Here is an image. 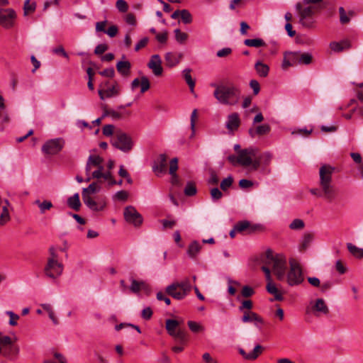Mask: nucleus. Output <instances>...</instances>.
I'll list each match as a JSON object with an SVG mask.
<instances>
[{"label": "nucleus", "instance_id": "obj_1", "mask_svg": "<svg viewBox=\"0 0 363 363\" xmlns=\"http://www.w3.org/2000/svg\"><path fill=\"white\" fill-rule=\"evenodd\" d=\"M262 264H265L280 281H286L290 286L301 285L304 281V274L299 262L294 258L289 261V269L286 272V260L284 255H274L272 250H268L262 258Z\"/></svg>", "mask_w": 363, "mask_h": 363}, {"label": "nucleus", "instance_id": "obj_2", "mask_svg": "<svg viewBox=\"0 0 363 363\" xmlns=\"http://www.w3.org/2000/svg\"><path fill=\"white\" fill-rule=\"evenodd\" d=\"M334 168L324 164L319 169V186L310 189V192L316 196L323 197L328 202H332L337 196L335 186L333 184L332 175Z\"/></svg>", "mask_w": 363, "mask_h": 363}, {"label": "nucleus", "instance_id": "obj_3", "mask_svg": "<svg viewBox=\"0 0 363 363\" xmlns=\"http://www.w3.org/2000/svg\"><path fill=\"white\" fill-rule=\"evenodd\" d=\"M213 86L215 87L213 96L219 103L233 106L239 101L240 91L234 84L227 83L213 84Z\"/></svg>", "mask_w": 363, "mask_h": 363}, {"label": "nucleus", "instance_id": "obj_4", "mask_svg": "<svg viewBox=\"0 0 363 363\" xmlns=\"http://www.w3.org/2000/svg\"><path fill=\"white\" fill-rule=\"evenodd\" d=\"M49 255L46 264L44 267V273L46 277L52 279H56L63 272V264L60 262L58 254L54 247H50L48 250Z\"/></svg>", "mask_w": 363, "mask_h": 363}, {"label": "nucleus", "instance_id": "obj_5", "mask_svg": "<svg viewBox=\"0 0 363 363\" xmlns=\"http://www.w3.org/2000/svg\"><path fill=\"white\" fill-rule=\"evenodd\" d=\"M191 289L190 280L185 279L180 282H174L167 286L165 292L174 299L182 300L191 292Z\"/></svg>", "mask_w": 363, "mask_h": 363}, {"label": "nucleus", "instance_id": "obj_6", "mask_svg": "<svg viewBox=\"0 0 363 363\" xmlns=\"http://www.w3.org/2000/svg\"><path fill=\"white\" fill-rule=\"evenodd\" d=\"M257 150L250 147L240 150L238 152L239 164L243 167L251 166L253 169H257L260 162L257 159Z\"/></svg>", "mask_w": 363, "mask_h": 363}, {"label": "nucleus", "instance_id": "obj_7", "mask_svg": "<svg viewBox=\"0 0 363 363\" xmlns=\"http://www.w3.org/2000/svg\"><path fill=\"white\" fill-rule=\"evenodd\" d=\"M306 313L315 317H320L328 315L330 310L325 300L320 298L309 302L306 308Z\"/></svg>", "mask_w": 363, "mask_h": 363}, {"label": "nucleus", "instance_id": "obj_8", "mask_svg": "<svg viewBox=\"0 0 363 363\" xmlns=\"http://www.w3.org/2000/svg\"><path fill=\"white\" fill-rule=\"evenodd\" d=\"M111 144L113 146L124 152H129L133 147V141L131 138L121 130H117L115 132V137L111 142Z\"/></svg>", "mask_w": 363, "mask_h": 363}, {"label": "nucleus", "instance_id": "obj_9", "mask_svg": "<svg viewBox=\"0 0 363 363\" xmlns=\"http://www.w3.org/2000/svg\"><path fill=\"white\" fill-rule=\"evenodd\" d=\"M262 270L264 272L266 279L267 281L266 289L269 294L274 296V299H271V301L274 300L279 301H283V293L277 289L275 284L272 281L271 277V269L269 267V266H267L265 264H263L262 267Z\"/></svg>", "mask_w": 363, "mask_h": 363}, {"label": "nucleus", "instance_id": "obj_10", "mask_svg": "<svg viewBox=\"0 0 363 363\" xmlns=\"http://www.w3.org/2000/svg\"><path fill=\"white\" fill-rule=\"evenodd\" d=\"M303 3H297L296 5V9L298 12L300 20V23L306 28L312 27L313 24V21L311 18V17L314 13V7L309 6L306 8H303Z\"/></svg>", "mask_w": 363, "mask_h": 363}, {"label": "nucleus", "instance_id": "obj_11", "mask_svg": "<svg viewBox=\"0 0 363 363\" xmlns=\"http://www.w3.org/2000/svg\"><path fill=\"white\" fill-rule=\"evenodd\" d=\"M65 143V140L60 138L49 140L43 145L42 151L45 155H56L62 150Z\"/></svg>", "mask_w": 363, "mask_h": 363}, {"label": "nucleus", "instance_id": "obj_12", "mask_svg": "<svg viewBox=\"0 0 363 363\" xmlns=\"http://www.w3.org/2000/svg\"><path fill=\"white\" fill-rule=\"evenodd\" d=\"M16 16L13 9H0V25L6 29L13 27Z\"/></svg>", "mask_w": 363, "mask_h": 363}, {"label": "nucleus", "instance_id": "obj_13", "mask_svg": "<svg viewBox=\"0 0 363 363\" xmlns=\"http://www.w3.org/2000/svg\"><path fill=\"white\" fill-rule=\"evenodd\" d=\"M179 325V322L176 320L168 319L166 320V329L168 333L181 342H184L186 341V333L184 331L178 329Z\"/></svg>", "mask_w": 363, "mask_h": 363}, {"label": "nucleus", "instance_id": "obj_14", "mask_svg": "<svg viewBox=\"0 0 363 363\" xmlns=\"http://www.w3.org/2000/svg\"><path fill=\"white\" fill-rule=\"evenodd\" d=\"M123 215L126 222L135 227H139L143 223L141 214L132 206H128L124 209Z\"/></svg>", "mask_w": 363, "mask_h": 363}, {"label": "nucleus", "instance_id": "obj_15", "mask_svg": "<svg viewBox=\"0 0 363 363\" xmlns=\"http://www.w3.org/2000/svg\"><path fill=\"white\" fill-rule=\"evenodd\" d=\"M84 204L93 211H103L106 206V200L104 196L82 198Z\"/></svg>", "mask_w": 363, "mask_h": 363}, {"label": "nucleus", "instance_id": "obj_16", "mask_svg": "<svg viewBox=\"0 0 363 363\" xmlns=\"http://www.w3.org/2000/svg\"><path fill=\"white\" fill-rule=\"evenodd\" d=\"M242 321L244 323H253L255 326L259 329H261L262 326L264 324L263 318L252 311H244Z\"/></svg>", "mask_w": 363, "mask_h": 363}, {"label": "nucleus", "instance_id": "obj_17", "mask_svg": "<svg viewBox=\"0 0 363 363\" xmlns=\"http://www.w3.org/2000/svg\"><path fill=\"white\" fill-rule=\"evenodd\" d=\"M103 161V158L98 155H90L86 162V173L88 174L94 167L96 169L94 172L100 171V172H104V167L102 165Z\"/></svg>", "mask_w": 363, "mask_h": 363}, {"label": "nucleus", "instance_id": "obj_18", "mask_svg": "<svg viewBox=\"0 0 363 363\" xmlns=\"http://www.w3.org/2000/svg\"><path fill=\"white\" fill-rule=\"evenodd\" d=\"M0 226L4 225L11 220L10 211L12 209L11 203L7 199H2L0 197Z\"/></svg>", "mask_w": 363, "mask_h": 363}, {"label": "nucleus", "instance_id": "obj_19", "mask_svg": "<svg viewBox=\"0 0 363 363\" xmlns=\"http://www.w3.org/2000/svg\"><path fill=\"white\" fill-rule=\"evenodd\" d=\"M299 52H285L284 53V59L281 64V68L284 70L288 69L289 67L298 64Z\"/></svg>", "mask_w": 363, "mask_h": 363}, {"label": "nucleus", "instance_id": "obj_20", "mask_svg": "<svg viewBox=\"0 0 363 363\" xmlns=\"http://www.w3.org/2000/svg\"><path fill=\"white\" fill-rule=\"evenodd\" d=\"M147 67L155 76L159 77L162 74L163 68L162 67V60L159 55H153L151 57L147 63Z\"/></svg>", "mask_w": 363, "mask_h": 363}, {"label": "nucleus", "instance_id": "obj_21", "mask_svg": "<svg viewBox=\"0 0 363 363\" xmlns=\"http://www.w3.org/2000/svg\"><path fill=\"white\" fill-rule=\"evenodd\" d=\"M167 157L164 154L159 155L157 159L155 161L152 169L154 172L158 176L161 174L166 173L167 172Z\"/></svg>", "mask_w": 363, "mask_h": 363}, {"label": "nucleus", "instance_id": "obj_22", "mask_svg": "<svg viewBox=\"0 0 363 363\" xmlns=\"http://www.w3.org/2000/svg\"><path fill=\"white\" fill-rule=\"evenodd\" d=\"M182 58V53L172 52H167L164 55L166 66L168 67H174L180 62Z\"/></svg>", "mask_w": 363, "mask_h": 363}, {"label": "nucleus", "instance_id": "obj_23", "mask_svg": "<svg viewBox=\"0 0 363 363\" xmlns=\"http://www.w3.org/2000/svg\"><path fill=\"white\" fill-rule=\"evenodd\" d=\"M178 169V159L174 157L170 160L169 173L171 175V183L173 185L179 186L180 180L177 174Z\"/></svg>", "mask_w": 363, "mask_h": 363}, {"label": "nucleus", "instance_id": "obj_24", "mask_svg": "<svg viewBox=\"0 0 363 363\" xmlns=\"http://www.w3.org/2000/svg\"><path fill=\"white\" fill-rule=\"evenodd\" d=\"M271 130V127L269 124H262L256 127H252L249 129V135L252 138H255L257 135L262 136L267 135Z\"/></svg>", "mask_w": 363, "mask_h": 363}, {"label": "nucleus", "instance_id": "obj_25", "mask_svg": "<svg viewBox=\"0 0 363 363\" xmlns=\"http://www.w3.org/2000/svg\"><path fill=\"white\" fill-rule=\"evenodd\" d=\"M240 125V119L238 113H233L228 116L226 128L230 132L237 130Z\"/></svg>", "mask_w": 363, "mask_h": 363}, {"label": "nucleus", "instance_id": "obj_26", "mask_svg": "<svg viewBox=\"0 0 363 363\" xmlns=\"http://www.w3.org/2000/svg\"><path fill=\"white\" fill-rule=\"evenodd\" d=\"M119 91V87L117 83H115L113 85H112L110 87H108L107 89H99V95L100 96V99L104 100L106 98H111L118 95Z\"/></svg>", "mask_w": 363, "mask_h": 363}, {"label": "nucleus", "instance_id": "obj_27", "mask_svg": "<svg viewBox=\"0 0 363 363\" xmlns=\"http://www.w3.org/2000/svg\"><path fill=\"white\" fill-rule=\"evenodd\" d=\"M239 352L245 359L255 360L262 352V347L257 345L255 347L254 350L249 353H247L243 349H240Z\"/></svg>", "mask_w": 363, "mask_h": 363}, {"label": "nucleus", "instance_id": "obj_28", "mask_svg": "<svg viewBox=\"0 0 363 363\" xmlns=\"http://www.w3.org/2000/svg\"><path fill=\"white\" fill-rule=\"evenodd\" d=\"M330 49L335 52H340L351 48V43L348 40H343L340 42H332L330 43Z\"/></svg>", "mask_w": 363, "mask_h": 363}, {"label": "nucleus", "instance_id": "obj_29", "mask_svg": "<svg viewBox=\"0 0 363 363\" xmlns=\"http://www.w3.org/2000/svg\"><path fill=\"white\" fill-rule=\"evenodd\" d=\"M92 177L96 178V179H104L105 181H108L110 186L116 184V181L113 178L111 171L104 172H100V171L92 172Z\"/></svg>", "mask_w": 363, "mask_h": 363}, {"label": "nucleus", "instance_id": "obj_30", "mask_svg": "<svg viewBox=\"0 0 363 363\" xmlns=\"http://www.w3.org/2000/svg\"><path fill=\"white\" fill-rule=\"evenodd\" d=\"M131 64L129 61H119L116 64L117 71L123 77H128L130 74Z\"/></svg>", "mask_w": 363, "mask_h": 363}, {"label": "nucleus", "instance_id": "obj_31", "mask_svg": "<svg viewBox=\"0 0 363 363\" xmlns=\"http://www.w3.org/2000/svg\"><path fill=\"white\" fill-rule=\"evenodd\" d=\"M0 346L3 349L9 347L11 352L14 354H17L18 352V348L13 346V341L11 337L9 336H6V335H1V334H0Z\"/></svg>", "mask_w": 363, "mask_h": 363}, {"label": "nucleus", "instance_id": "obj_32", "mask_svg": "<svg viewBox=\"0 0 363 363\" xmlns=\"http://www.w3.org/2000/svg\"><path fill=\"white\" fill-rule=\"evenodd\" d=\"M238 232L241 233L243 231H247L249 233H252L257 230L259 227L257 225H252L248 221H241L235 225Z\"/></svg>", "mask_w": 363, "mask_h": 363}, {"label": "nucleus", "instance_id": "obj_33", "mask_svg": "<svg viewBox=\"0 0 363 363\" xmlns=\"http://www.w3.org/2000/svg\"><path fill=\"white\" fill-rule=\"evenodd\" d=\"M100 190V185H99L97 182H93L90 184L87 188L83 189L82 196V198L92 197V194L99 192Z\"/></svg>", "mask_w": 363, "mask_h": 363}, {"label": "nucleus", "instance_id": "obj_34", "mask_svg": "<svg viewBox=\"0 0 363 363\" xmlns=\"http://www.w3.org/2000/svg\"><path fill=\"white\" fill-rule=\"evenodd\" d=\"M201 245L197 241L191 242L187 248V255L191 259H195L201 250Z\"/></svg>", "mask_w": 363, "mask_h": 363}, {"label": "nucleus", "instance_id": "obj_35", "mask_svg": "<svg viewBox=\"0 0 363 363\" xmlns=\"http://www.w3.org/2000/svg\"><path fill=\"white\" fill-rule=\"evenodd\" d=\"M255 69L259 77H266L269 72V67L267 65L258 61L255 65Z\"/></svg>", "mask_w": 363, "mask_h": 363}, {"label": "nucleus", "instance_id": "obj_36", "mask_svg": "<svg viewBox=\"0 0 363 363\" xmlns=\"http://www.w3.org/2000/svg\"><path fill=\"white\" fill-rule=\"evenodd\" d=\"M68 206L74 211H79L81 206L79 195L78 193L74 194L67 199Z\"/></svg>", "mask_w": 363, "mask_h": 363}, {"label": "nucleus", "instance_id": "obj_37", "mask_svg": "<svg viewBox=\"0 0 363 363\" xmlns=\"http://www.w3.org/2000/svg\"><path fill=\"white\" fill-rule=\"evenodd\" d=\"M36 9L35 1L30 0H26L23 5V15L25 16H29L35 12Z\"/></svg>", "mask_w": 363, "mask_h": 363}, {"label": "nucleus", "instance_id": "obj_38", "mask_svg": "<svg viewBox=\"0 0 363 363\" xmlns=\"http://www.w3.org/2000/svg\"><path fill=\"white\" fill-rule=\"evenodd\" d=\"M348 251L355 257L361 259L363 257V249L359 248L352 243L347 245Z\"/></svg>", "mask_w": 363, "mask_h": 363}, {"label": "nucleus", "instance_id": "obj_39", "mask_svg": "<svg viewBox=\"0 0 363 363\" xmlns=\"http://www.w3.org/2000/svg\"><path fill=\"white\" fill-rule=\"evenodd\" d=\"M146 288V284L143 281H137L135 279L131 280V285L130 287V290L133 293H138L142 289H145Z\"/></svg>", "mask_w": 363, "mask_h": 363}, {"label": "nucleus", "instance_id": "obj_40", "mask_svg": "<svg viewBox=\"0 0 363 363\" xmlns=\"http://www.w3.org/2000/svg\"><path fill=\"white\" fill-rule=\"evenodd\" d=\"M244 44L248 47L259 48L265 46V42L261 38L246 39Z\"/></svg>", "mask_w": 363, "mask_h": 363}, {"label": "nucleus", "instance_id": "obj_41", "mask_svg": "<svg viewBox=\"0 0 363 363\" xmlns=\"http://www.w3.org/2000/svg\"><path fill=\"white\" fill-rule=\"evenodd\" d=\"M313 239V235L311 233H305L303 236L302 241L300 246V250H305L308 247L311 242Z\"/></svg>", "mask_w": 363, "mask_h": 363}, {"label": "nucleus", "instance_id": "obj_42", "mask_svg": "<svg viewBox=\"0 0 363 363\" xmlns=\"http://www.w3.org/2000/svg\"><path fill=\"white\" fill-rule=\"evenodd\" d=\"M191 70L190 69H189V68L185 69L183 71V76H184V78L186 84L189 85L190 89L191 90H193L194 88V86H195V82L191 76Z\"/></svg>", "mask_w": 363, "mask_h": 363}, {"label": "nucleus", "instance_id": "obj_43", "mask_svg": "<svg viewBox=\"0 0 363 363\" xmlns=\"http://www.w3.org/2000/svg\"><path fill=\"white\" fill-rule=\"evenodd\" d=\"M130 115V111L120 112L118 111L111 109L110 117H111L113 120H120L123 118L125 116H129Z\"/></svg>", "mask_w": 363, "mask_h": 363}, {"label": "nucleus", "instance_id": "obj_44", "mask_svg": "<svg viewBox=\"0 0 363 363\" xmlns=\"http://www.w3.org/2000/svg\"><path fill=\"white\" fill-rule=\"evenodd\" d=\"M313 57L308 52L301 53L298 56V64L309 65L312 62Z\"/></svg>", "mask_w": 363, "mask_h": 363}, {"label": "nucleus", "instance_id": "obj_45", "mask_svg": "<svg viewBox=\"0 0 363 363\" xmlns=\"http://www.w3.org/2000/svg\"><path fill=\"white\" fill-rule=\"evenodd\" d=\"M187 324H188L189 329L193 333H199V332L203 331V330H204V328L200 323H199L197 322L189 320V321H188Z\"/></svg>", "mask_w": 363, "mask_h": 363}, {"label": "nucleus", "instance_id": "obj_46", "mask_svg": "<svg viewBox=\"0 0 363 363\" xmlns=\"http://www.w3.org/2000/svg\"><path fill=\"white\" fill-rule=\"evenodd\" d=\"M129 196V193L127 191L121 190L118 192H116L113 196V200L121 201H125L128 200Z\"/></svg>", "mask_w": 363, "mask_h": 363}, {"label": "nucleus", "instance_id": "obj_47", "mask_svg": "<svg viewBox=\"0 0 363 363\" xmlns=\"http://www.w3.org/2000/svg\"><path fill=\"white\" fill-rule=\"evenodd\" d=\"M184 194L186 196H192L196 194V188L193 182H189L185 189Z\"/></svg>", "mask_w": 363, "mask_h": 363}, {"label": "nucleus", "instance_id": "obj_48", "mask_svg": "<svg viewBox=\"0 0 363 363\" xmlns=\"http://www.w3.org/2000/svg\"><path fill=\"white\" fill-rule=\"evenodd\" d=\"M116 7L119 12L125 13L128 10V4L125 0H117Z\"/></svg>", "mask_w": 363, "mask_h": 363}, {"label": "nucleus", "instance_id": "obj_49", "mask_svg": "<svg viewBox=\"0 0 363 363\" xmlns=\"http://www.w3.org/2000/svg\"><path fill=\"white\" fill-rule=\"evenodd\" d=\"M304 222L301 219H294L289 225L291 230H301L304 228Z\"/></svg>", "mask_w": 363, "mask_h": 363}, {"label": "nucleus", "instance_id": "obj_50", "mask_svg": "<svg viewBox=\"0 0 363 363\" xmlns=\"http://www.w3.org/2000/svg\"><path fill=\"white\" fill-rule=\"evenodd\" d=\"M253 307V303L251 300H244L240 306H239L238 309L240 312L244 313V311H251V309Z\"/></svg>", "mask_w": 363, "mask_h": 363}, {"label": "nucleus", "instance_id": "obj_51", "mask_svg": "<svg viewBox=\"0 0 363 363\" xmlns=\"http://www.w3.org/2000/svg\"><path fill=\"white\" fill-rule=\"evenodd\" d=\"M174 33L176 40L179 43H184L188 38V35L186 33L182 32L179 29H176Z\"/></svg>", "mask_w": 363, "mask_h": 363}, {"label": "nucleus", "instance_id": "obj_52", "mask_svg": "<svg viewBox=\"0 0 363 363\" xmlns=\"http://www.w3.org/2000/svg\"><path fill=\"white\" fill-rule=\"evenodd\" d=\"M182 21L186 23L189 24L191 23L192 21V16L190 12L188 10L183 9L181 10V16H180Z\"/></svg>", "mask_w": 363, "mask_h": 363}, {"label": "nucleus", "instance_id": "obj_53", "mask_svg": "<svg viewBox=\"0 0 363 363\" xmlns=\"http://www.w3.org/2000/svg\"><path fill=\"white\" fill-rule=\"evenodd\" d=\"M55 360H46L44 363H67V360L64 356L60 353H55Z\"/></svg>", "mask_w": 363, "mask_h": 363}, {"label": "nucleus", "instance_id": "obj_54", "mask_svg": "<svg viewBox=\"0 0 363 363\" xmlns=\"http://www.w3.org/2000/svg\"><path fill=\"white\" fill-rule=\"evenodd\" d=\"M233 178L231 176L224 179L220 183V188L223 191H226L233 184Z\"/></svg>", "mask_w": 363, "mask_h": 363}, {"label": "nucleus", "instance_id": "obj_55", "mask_svg": "<svg viewBox=\"0 0 363 363\" xmlns=\"http://www.w3.org/2000/svg\"><path fill=\"white\" fill-rule=\"evenodd\" d=\"M339 13H340V20L341 23L345 24L350 22V16H347L346 14V12L343 7H340L339 9Z\"/></svg>", "mask_w": 363, "mask_h": 363}, {"label": "nucleus", "instance_id": "obj_56", "mask_svg": "<svg viewBox=\"0 0 363 363\" xmlns=\"http://www.w3.org/2000/svg\"><path fill=\"white\" fill-rule=\"evenodd\" d=\"M6 314L9 316V325L15 326L17 325V320L19 319V315L14 313L13 311H6Z\"/></svg>", "mask_w": 363, "mask_h": 363}, {"label": "nucleus", "instance_id": "obj_57", "mask_svg": "<svg viewBox=\"0 0 363 363\" xmlns=\"http://www.w3.org/2000/svg\"><path fill=\"white\" fill-rule=\"evenodd\" d=\"M255 294L254 289L249 286H244L242 287L241 294L245 298H248L252 296Z\"/></svg>", "mask_w": 363, "mask_h": 363}, {"label": "nucleus", "instance_id": "obj_58", "mask_svg": "<svg viewBox=\"0 0 363 363\" xmlns=\"http://www.w3.org/2000/svg\"><path fill=\"white\" fill-rule=\"evenodd\" d=\"M124 19H125V23H128V25L135 26L137 24L135 16V14H133L132 13H127L125 15Z\"/></svg>", "mask_w": 363, "mask_h": 363}, {"label": "nucleus", "instance_id": "obj_59", "mask_svg": "<svg viewBox=\"0 0 363 363\" xmlns=\"http://www.w3.org/2000/svg\"><path fill=\"white\" fill-rule=\"evenodd\" d=\"M150 82L146 77H141L140 86L141 88V93H144L150 89Z\"/></svg>", "mask_w": 363, "mask_h": 363}, {"label": "nucleus", "instance_id": "obj_60", "mask_svg": "<svg viewBox=\"0 0 363 363\" xmlns=\"http://www.w3.org/2000/svg\"><path fill=\"white\" fill-rule=\"evenodd\" d=\"M108 25V21H102L96 23V31L106 33V27Z\"/></svg>", "mask_w": 363, "mask_h": 363}, {"label": "nucleus", "instance_id": "obj_61", "mask_svg": "<svg viewBox=\"0 0 363 363\" xmlns=\"http://www.w3.org/2000/svg\"><path fill=\"white\" fill-rule=\"evenodd\" d=\"M118 33V26L116 25H111L108 27V28L106 30V34H107L109 37L113 38Z\"/></svg>", "mask_w": 363, "mask_h": 363}, {"label": "nucleus", "instance_id": "obj_62", "mask_svg": "<svg viewBox=\"0 0 363 363\" xmlns=\"http://www.w3.org/2000/svg\"><path fill=\"white\" fill-rule=\"evenodd\" d=\"M52 207V203L50 201H44L40 205V211L41 213H44L46 211L50 210Z\"/></svg>", "mask_w": 363, "mask_h": 363}, {"label": "nucleus", "instance_id": "obj_63", "mask_svg": "<svg viewBox=\"0 0 363 363\" xmlns=\"http://www.w3.org/2000/svg\"><path fill=\"white\" fill-rule=\"evenodd\" d=\"M149 42V38L147 37H145L142 38L138 43L135 45V50L136 52L139 51L140 49L145 48Z\"/></svg>", "mask_w": 363, "mask_h": 363}, {"label": "nucleus", "instance_id": "obj_64", "mask_svg": "<svg viewBox=\"0 0 363 363\" xmlns=\"http://www.w3.org/2000/svg\"><path fill=\"white\" fill-rule=\"evenodd\" d=\"M114 129L113 125H106L103 128V134L106 136H111L114 133Z\"/></svg>", "mask_w": 363, "mask_h": 363}]
</instances>
